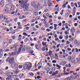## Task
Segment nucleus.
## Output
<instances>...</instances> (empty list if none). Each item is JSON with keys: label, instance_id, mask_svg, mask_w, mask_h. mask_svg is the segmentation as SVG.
<instances>
[{"label": "nucleus", "instance_id": "nucleus-1", "mask_svg": "<svg viewBox=\"0 0 80 80\" xmlns=\"http://www.w3.org/2000/svg\"><path fill=\"white\" fill-rule=\"evenodd\" d=\"M9 63L11 65L12 67L13 68L15 67V68H16V70H18V64L15 62V59L14 58L12 57L10 58Z\"/></svg>", "mask_w": 80, "mask_h": 80}, {"label": "nucleus", "instance_id": "nucleus-2", "mask_svg": "<svg viewBox=\"0 0 80 80\" xmlns=\"http://www.w3.org/2000/svg\"><path fill=\"white\" fill-rule=\"evenodd\" d=\"M32 64L31 63H29L28 65H27V64H24L23 65V68L22 70V71H25L26 69L29 70L32 68Z\"/></svg>", "mask_w": 80, "mask_h": 80}, {"label": "nucleus", "instance_id": "nucleus-3", "mask_svg": "<svg viewBox=\"0 0 80 80\" xmlns=\"http://www.w3.org/2000/svg\"><path fill=\"white\" fill-rule=\"evenodd\" d=\"M40 4L42 6H46L47 3L44 0H42L40 1Z\"/></svg>", "mask_w": 80, "mask_h": 80}, {"label": "nucleus", "instance_id": "nucleus-4", "mask_svg": "<svg viewBox=\"0 0 80 80\" xmlns=\"http://www.w3.org/2000/svg\"><path fill=\"white\" fill-rule=\"evenodd\" d=\"M6 7L7 8L10 9L11 10H13V8L11 6L10 4H7Z\"/></svg>", "mask_w": 80, "mask_h": 80}, {"label": "nucleus", "instance_id": "nucleus-5", "mask_svg": "<svg viewBox=\"0 0 80 80\" xmlns=\"http://www.w3.org/2000/svg\"><path fill=\"white\" fill-rule=\"evenodd\" d=\"M18 2L19 3H21V7L22 8H24L25 7V4L24 2H22V1H19Z\"/></svg>", "mask_w": 80, "mask_h": 80}, {"label": "nucleus", "instance_id": "nucleus-6", "mask_svg": "<svg viewBox=\"0 0 80 80\" xmlns=\"http://www.w3.org/2000/svg\"><path fill=\"white\" fill-rule=\"evenodd\" d=\"M14 77L15 76L14 75L10 76L6 78V80H10L12 78H14Z\"/></svg>", "mask_w": 80, "mask_h": 80}, {"label": "nucleus", "instance_id": "nucleus-7", "mask_svg": "<svg viewBox=\"0 0 80 80\" xmlns=\"http://www.w3.org/2000/svg\"><path fill=\"white\" fill-rule=\"evenodd\" d=\"M21 50H22V51H23V52H24V51L25 50V49L23 48V47H22V48L20 47L18 50L19 53H20V51H21Z\"/></svg>", "mask_w": 80, "mask_h": 80}, {"label": "nucleus", "instance_id": "nucleus-8", "mask_svg": "<svg viewBox=\"0 0 80 80\" xmlns=\"http://www.w3.org/2000/svg\"><path fill=\"white\" fill-rule=\"evenodd\" d=\"M72 63H74V65H75L77 63V62L75 61V59L73 58L71 60Z\"/></svg>", "mask_w": 80, "mask_h": 80}, {"label": "nucleus", "instance_id": "nucleus-9", "mask_svg": "<svg viewBox=\"0 0 80 80\" xmlns=\"http://www.w3.org/2000/svg\"><path fill=\"white\" fill-rule=\"evenodd\" d=\"M71 32L72 33H75V29L74 28H72L71 29Z\"/></svg>", "mask_w": 80, "mask_h": 80}, {"label": "nucleus", "instance_id": "nucleus-10", "mask_svg": "<svg viewBox=\"0 0 80 80\" xmlns=\"http://www.w3.org/2000/svg\"><path fill=\"white\" fill-rule=\"evenodd\" d=\"M3 46L4 47H7L8 46V43L7 42H4Z\"/></svg>", "mask_w": 80, "mask_h": 80}, {"label": "nucleus", "instance_id": "nucleus-11", "mask_svg": "<svg viewBox=\"0 0 80 80\" xmlns=\"http://www.w3.org/2000/svg\"><path fill=\"white\" fill-rule=\"evenodd\" d=\"M78 76H79V75H78L75 76L73 77L72 78V80H75V79H77V78H78Z\"/></svg>", "mask_w": 80, "mask_h": 80}, {"label": "nucleus", "instance_id": "nucleus-12", "mask_svg": "<svg viewBox=\"0 0 80 80\" xmlns=\"http://www.w3.org/2000/svg\"><path fill=\"white\" fill-rule=\"evenodd\" d=\"M67 63V62H66V61H64L61 62V65H65V64H66Z\"/></svg>", "mask_w": 80, "mask_h": 80}, {"label": "nucleus", "instance_id": "nucleus-13", "mask_svg": "<svg viewBox=\"0 0 80 80\" xmlns=\"http://www.w3.org/2000/svg\"><path fill=\"white\" fill-rule=\"evenodd\" d=\"M56 67H58V68L59 69V70H60L61 68H62V67L61 66L58 65V64H56Z\"/></svg>", "mask_w": 80, "mask_h": 80}, {"label": "nucleus", "instance_id": "nucleus-14", "mask_svg": "<svg viewBox=\"0 0 80 80\" xmlns=\"http://www.w3.org/2000/svg\"><path fill=\"white\" fill-rule=\"evenodd\" d=\"M0 5H1L2 7H3L4 6V2L3 1H1L0 2Z\"/></svg>", "mask_w": 80, "mask_h": 80}, {"label": "nucleus", "instance_id": "nucleus-15", "mask_svg": "<svg viewBox=\"0 0 80 80\" xmlns=\"http://www.w3.org/2000/svg\"><path fill=\"white\" fill-rule=\"evenodd\" d=\"M10 57H8L6 59V62H9V61L10 60Z\"/></svg>", "mask_w": 80, "mask_h": 80}, {"label": "nucleus", "instance_id": "nucleus-16", "mask_svg": "<svg viewBox=\"0 0 80 80\" xmlns=\"http://www.w3.org/2000/svg\"><path fill=\"white\" fill-rule=\"evenodd\" d=\"M45 69L46 71H47V72H49V71H50V69H49V68H45Z\"/></svg>", "mask_w": 80, "mask_h": 80}, {"label": "nucleus", "instance_id": "nucleus-17", "mask_svg": "<svg viewBox=\"0 0 80 80\" xmlns=\"http://www.w3.org/2000/svg\"><path fill=\"white\" fill-rule=\"evenodd\" d=\"M16 55V53H15L12 52L10 53V56H11V55H12V56H14V55Z\"/></svg>", "mask_w": 80, "mask_h": 80}, {"label": "nucleus", "instance_id": "nucleus-18", "mask_svg": "<svg viewBox=\"0 0 80 80\" xmlns=\"http://www.w3.org/2000/svg\"><path fill=\"white\" fill-rule=\"evenodd\" d=\"M32 6H34L35 5V2H32L31 3Z\"/></svg>", "mask_w": 80, "mask_h": 80}, {"label": "nucleus", "instance_id": "nucleus-19", "mask_svg": "<svg viewBox=\"0 0 80 80\" xmlns=\"http://www.w3.org/2000/svg\"><path fill=\"white\" fill-rule=\"evenodd\" d=\"M38 14V12H35L33 13L34 15L35 16L36 15H37Z\"/></svg>", "mask_w": 80, "mask_h": 80}, {"label": "nucleus", "instance_id": "nucleus-20", "mask_svg": "<svg viewBox=\"0 0 80 80\" xmlns=\"http://www.w3.org/2000/svg\"><path fill=\"white\" fill-rule=\"evenodd\" d=\"M64 33L65 35H69V32H68V31H64Z\"/></svg>", "mask_w": 80, "mask_h": 80}, {"label": "nucleus", "instance_id": "nucleus-21", "mask_svg": "<svg viewBox=\"0 0 80 80\" xmlns=\"http://www.w3.org/2000/svg\"><path fill=\"white\" fill-rule=\"evenodd\" d=\"M4 73V72H3V71H2V70H0V74L1 75H3Z\"/></svg>", "mask_w": 80, "mask_h": 80}, {"label": "nucleus", "instance_id": "nucleus-22", "mask_svg": "<svg viewBox=\"0 0 80 80\" xmlns=\"http://www.w3.org/2000/svg\"><path fill=\"white\" fill-rule=\"evenodd\" d=\"M54 30H57V25L55 24L54 25Z\"/></svg>", "mask_w": 80, "mask_h": 80}, {"label": "nucleus", "instance_id": "nucleus-23", "mask_svg": "<svg viewBox=\"0 0 80 80\" xmlns=\"http://www.w3.org/2000/svg\"><path fill=\"white\" fill-rule=\"evenodd\" d=\"M50 56H51L50 57L52 58V59L54 58V57L53 56V54H51V55H50Z\"/></svg>", "mask_w": 80, "mask_h": 80}, {"label": "nucleus", "instance_id": "nucleus-24", "mask_svg": "<svg viewBox=\"0 0 80 80\" xmlns=\"http://www.w3.org/2000/svg\"><path fill=\"white\" fill-rule=\"evenodd\" d=\"M11 37L13 39V40H14V39H15V38H16V37L14 36H12Z\"/></svg>", "mask_w": 80, "mask_h": 80}, {"label": "nucleus", "instance_id": "nucleus-25", "mask_svg": "<svg viewBox=\"0 0 80 80\" xmlns=\"http://www.w3.org/2000/svg\"><path fill=\"white\" fill-rule=\"evenodd\" d=\"M55 40H57L58 42H60V40H59V39H58V38H57L55 39Z\"/></svg>", "mask_w": 80, "mask_h": 80}, {"label": "nucleus", "instance_id": "nucleus-26", "mask_svg": "<svg viewBox=\"0 0 80 80\" xmlns=\"http://www.w3.org/2000/svg\"><path fill=\"white\" fill-rule=\"evenodd\" d=\"M27 50H28V52H30V51L32 50V48H28Z\"/></svg>", "mask_w": 80, "mask_h": 80}, {"label": "nucleus", "instance_id": "nucleus-27", "mask_svg": "<svg viewBox=\"0 0 80 80\" xmlns=\"http://www.w3.org/2000/svg\"><path fill=\"white\" fill-rule=\"evenodd\" d=\"M50 2H49L48 1V3L49 5V7H51L52 6V3H50Z\"/></svg>", "mask_w": 80, "mask_h": 80}, {"label": "nucleus", "instance_id": "nucleus-28", "mask_svg": "<svg viewBox=\"0 0 80 80\" xmlns=\"http://www.w3.org/2000/svg\"><path fill=\"white\" fill-rule=\"evenodd\" d=\"M70 73H63V75H68Z\"/></svg>", "mask_w": 80, "mask_h": 80}, {"label": "nucleus", "instance_id": "nucleus-29", "mask_svg": "<svg viewBox=\"0 0 80 80\" xmlns=\"http://www.w3.org/2000/svg\"><path fill=\"white\" fill-rule=\"evenodd\" d=\"M3 57V53L0 52V58H2Z\"/></svg>", "mask_w": 80, "mask_h": 80}, {"label": "nucleus", "instance_id": "nucleus-30", "mask_svg": "<svg viewBox=\"0 0 80 80\" xmlns=\"http://www.w3.org/2000/svg\"><path fill=\"white\" fill-rule=\"evenodd\" d=\"M4 11L5 13H8V10H4Z\"/></svg>", "mask_w": 80, "mask_h": 80}, {"label": "nucleus", "instance_id": "nucleus-31", "mask_svg": "<svg viewBox=\"0 0 80 80\" xmlns=\"http://www.w3.org/2000/svg\"><path fill=\"white\" fill-rule=\"evenodd\" d=\"M68 59L69 60H70L72 59V56H70L68 57Z\"/></svg>", "mask_w": 80, "mask_h": 80}, {"label": "nucleus", "instance_id": "nucleus-32", "mask_svg": "<svg viewBox=\"0 0 80 80\" xmlns=\"http://www.w3.org/2000/svg\"><path fill=\"white\" fill-rule=\"evenodd\" d=\"M42 44L43 45V46H44V45L47 46V44H46V43H45V42H43L42 43Z\"/></svg>", "mask_w": 80, "mask_h": 80}, {"label": "nucleus", "instance_id": "nucleus-33", "mask_svg": "<svg viewBox=\"0 0 80 80\" xmlns=\"http://www.w3.org/2000/svg\"><path fill=\"white\" fill-rule=\"evenodd\" d=\"M52 62L53 63H57V61H56L55 60H53L52 61Z\"/></svg>", "mask_w": 80, "mask_h": 80}, {"label": "nucleus", "instance_id": "nucleus-34", "mask_svg": "<svg viewBox=\"0 0 80 80\" xmlns=\"http://www.w3.org/2000/svg\"><path fill=\"white\" fill-rule=\"evenodd\" d=\"M17 46H18V44H17V43L15 44L14 45H13V47H17Z\"/></svg>", "mask_w": 80, "mask_h": 80}, {"label": "nucleus", "instance_id": "nucleus-35", "mask_svg": "<svg viewBox=\"0 0 80 80\" xmlns=\"http://www.w3.org/2000/svg\"><path fill=\"white\" fill-rule=\"evenodd\" d=\"M29 39L28 38H26L25 40H24V42H27V41L28 40V39Z\"/></svg>", "mask_w": 80, "mask_h": 80}, {"label": "nucleus", "instance_id": "nucleus-36", "mask_svg": "<svg viewBox=\"0 0 80 80\" xmlns=\"http://www.w3.org/2000/svg\"><path fill=\"white\" fill-rule=\"evenodd\" d=\"M29 52V53H31V54H32V53H33V50H30V51Z\"/></svg>", "mask_w": 80, "mask_h": 80}, {"label": "nucleus", "instance_id": "nucleus-37", "mask_svg": "<svg viewBox=\"0 0 80 80\" xmlns=\"http://www.w3.org/2000/svg\"><path fill=\"white\" fill-rule=\"evenodd\" d=\"M66 4H64L63 6H62V8H65V7H66Z\"/></svg>", "mask_w": 80, "mask_h": 80}, {"label": "nucleus", "instance_id": "nucleus-38", "mask_svg": "<svg viewBox=\"0 0 80 80\" xmlns=\"http://www.w3.org/2000/svg\"><path fill=\"white\" fill-rule=\"evenodd\" d=\"M29 75H31V76H33V75H34V74H33V73L32 72H30L29 73Z\"/></svg>", "mask_w": 80, "mask_h": 80}, {"label": "nucleus", "instance_id": "nucleus-39", "mask_svg": "<svg viewBox=\"0 0 80 80\" xmlns=\"http://www.w3.org/2000/svg\"><path fill=\"white\" fill-rule=\"evenodd\" d=\"M61 77V76L60 75H58L55 76V77H56V78H60V77Z\"/></svg>", "mask_w": 80, "mask_h": 80}, {"label": "nucleus", "instance_id": "nucleus-40", "mask_svg": "<svg viewBox=\"0 0 80 80\" xmlns=\"http://www.w3.org/2000/svg\"><path fill=\"white\" fill-rule=\"evenodd\" d=\"M48 53L49 54V56H50V55H51V54H52V52H51V51H49Z\"/></svg>", "mask_w": 80, "mask_h": 80}, {"label": "nucleus", "instance_id": "nucleus-41", "mask_svg": "<svg viewBox=\"0 0 80 80\" xmlns=\"http://www.w3.org/2000/svg\"><path fill=\"white\" fill-rule=\"evenodd\" d=\"M23 35H25V36H27L28 35V34L25 32H23Z\"/></svg>", "mask_w": 80, "mask_h": 80}, {"label": "nucleus", "instance_id": "nucleus-42", "mask_svg": "<svg viewBox=\"0 0 80 80\" xmlns=\"http://www.w3.org/2000/svg\"><path fill=\"white\" fill-rule=\"evenodd\" d=\"M42 51H45V48L44 47H43L42 48Z\"/></svg>", "mask_w": 80, "mask_h": 80}, {"label": "nucleus", "instance_id": "nucleus-43", "mask_svg": "<svg viewBox=\"0 0 80 80\" xmlns=\"http://www.w3.org/2000/svg\"><path fill=\"white\" fill-rule=\"evenodd\" d=\"M4 19L5 20H8V18H6V16H4Z\"/></svg>", "mask_w": 80, "mask_h": 80}, {"label": "nucleus", "instance_id": "nucleus-44", "mask_svg": "<svg viewBox=\"0 0 80 80\" xmlns=\"http://www.w3.org/2000/svg\"><path fill=\"white\" fill-rule=\"evenodd\" d=\"M18 67L19 68H22L23 67V66H22V65H20L18 66Z\"/></svg>", "mask_w": 80, "mask_h": 80}, {"label": "nucleus", "instance_id": "nucleus-45", "mask_svg": "<svg viewBox=\"0 0 80 80\" xmlns=\"http://www.w3.org/2000/svg\"><path fill=\"white\" fill-rule=\"evenodd\" d=\"M73 38H72L71 39H69V40L70 41V42H72V41H73Z\"/></svg>", "mask_w": 80, "mask_h": 80}, {"label": "nucleus", "instance_id": "nucleus-46", "mask_svg": "<svg viewBox=\"0 0 80 80\" xmlns=\"http://www.w3.org/2000/svg\"><path fill=\"white\" fill-rule=\"evenodd\" d=\"M80 30H79V29H77V33H78V34H79V33H80Z\"/></svg>", "mask_w": 80, "mask_h": 80}, {"label": "nucleus", "instance_id": "nucleus-47", "mask_svg": "<svg viewBox=\"0 0 80 80\" xmlns=\"http://www.w3.org/2000/svg\"><path fill=\"white\" fill-rule=\"evenodd\" d=\"M61 36H62L61 35L59 37V39H60L61 40H62V39L63 38V37H62Z\"/></svg>", "mask_w": 80, "mask_h": 80}, {"label": "nucleus", "instance_id": "nucleus-48", "mask_svg": "<svg viewBox=\"0 0 80 80\" xmlns=\"http://www.w3.org/2000/svg\"><path fill=\"white\" fill-rule=\"evenodd\" d=\"M56 74H55V72H53V73L52 74V76H55L56 75Z\"/></svg>", "mask_w": 80, "mask_h": 80}, {"label": "nucleus", "instance_id": "nucleus-49", "mask_svg": "<svg viewBox=\"0 0 80 80\" xmlns=\"http://www.w3.org/2000/svg\"><path fill=\"white\" fill-rule=\"evenodd\" d=\"M62 51L64 52V54H65V50L62 49Z\"/></svg>", "mask_w": 80, "mask_h": 80}, {"label": "nucleus", "instance_id": "nucleus-50", "mask_svg": "<svg viewBox=\"0 0 80 80\" xmlns=\"http://www.w3.org/2000/svg\"><path fill=\"white\" fill-rule=\"evenodd\" d=\"M77 62L78 63H80V59H78L77 60Z\"/></svg>", "mask_w": 80, "mask_h": 80}, {"label": "nucleus", "instance_id": "nucleus-51", "mask_svg": "<svg viewBox=\"0 0 80 80\" xmlns=\"http://www.w3.org/2000/svg\"><path fill=\"white\" fill-rule=\"evenodd\" d=\"M75 50H76V52H78V49L77 48H76L75 49Z\"/></svg>", "mask_w": 80, "mask_h": 80}, {"label": "nucleus", "instance_id": "nucleus-52", "mask_svg": "<svg viewBox=\"0 0 80 80\" xmlns=\"http://www.w3.org/2000/svg\"><path fill=\"white\" fill-rule=\"evenodd\" d=\"M58 71H55V73L56 75L58 74Z\"/></svg>", "mask_w": 80, "mask_h": 80}, {"label": "nucleus", "instance_id": "nucleus-53", "mask_svg": "<svg viewBox=\"0 0 80 80\" xmlns=\"http://www.w3.org/2000/svg\"><path fill=\"white\" fill-rule=\"evenodd\" d=\"M12 39H10L9 40V43H12Z\"/></svg>", "mask_w": 80, "mask_h": 80}, {"label": "nucleus", "instance_id": "nucleus-54", "mask_svg": "<svg viewBox=\"0 0 80 80\" xmlns=\"http://www.w3.org/2000/svg\"><path fill=\"white\" fill-rule=\"evenodd\" d=\"M34 25H35V24H32L31 25V27H33Z\"/></svg>", "mask_w": 80, "mask_h": 80}, {"label": "nucleus", "instance_id": "nucleus-55", "mask_svg": "<svg viewBox=\"0 0 80 80\" xmlns=\"http://www.w3.org/2000/svg\"><path fill=\"white\" fill-rule=\"evenodd\" d=\"M28 2V0H25L24 3L25 4Z\"/></svg>", "mask_w": 80, "mask_h": 80}, {"label": "nucleus", "instance_id": "nucleus-56", "mask_svg": "<svg viewBox=\"0 0 80 80\" xmlns=\"http://www.w3.org/2000/svg\"><path fill=\"white\" fill-rule=\"evenodd\" d=\"M55 59H56L57 60H58V56H56L55 57Z\"/></svg>", "mask_w": 80, "mask_h": 80}, {"label": "nucleus", "instance_id": "nucleus-57", "mask_svg": "<svg viewBox=\"0 0 80 80\" xmlns=\"http://www.w3.org/2000/svg\"><path fill=\"white\" fill-rule=\"evenodd\" d=\"M37 78L38 79H39L40 78H41V77L40 76H38L37 77Z\"/></svg>", "mask_w": 80, "mask_h": 80}, {"label": "nucleus", "instance_id": "nucleus-58", "mask_svg": "<svg viewBox=\"0 0 80 80\" xmlns=\"http://www.w3.org/2000/svg\"><path fill=\"white\" fill-rule=\"evenodd\" d=\"M29 4H28L26 5L25 4V7H28V6H29Z\"/></svg>", "mask_w": 80, "mask_h": 80}, {"label": "nucleus", "instance_id": "nucleus-59", "mask_svg": "<svg viewBox=\"0 0 80 80\" xmlns=\"http://www.w3.org/2000/svg\"><path fill=\"white\" fill-rule=\"evenodd\" d=\"M22 16H20L19 17V19H22Z\"/></svg>", "mask_w": 80, "mask_h": 80}, {"label": "nucleus", "instance_id": "nucleus-60", "mask_svg": "<svg viewBox=\"0 0 80 80\" xmlns=\"http://www.w3.org/2000/svg\"><path fill=\"white\" fill-rule=\"evenodd\" d=\"M58 25H59V26H62V22H60Z\"/></svg>", "mask_w": 80, "mask_h": 80}, {"label": "nucleus", "instance_id": "nucleus-61", "mask_svg": "<svg viewBox=\"0 0 80 80\" xmlns=\"http://www.w3.org/2000/svg\"><path fill=\"white\" fill-rule=\"evenodd\" d=\"M68 67L69 68H70V67H71V65L70 64V63L68 64Z\"/></svg>", "mask_w": 80, "mask_h": 80}, {"label": "nucleus", "instance_id": "nucleus-62", "mask_svg": "<svg viewBox=\"0 0 80 80\" xmlns=\"http://www.w3.org/2000/svg\"><path fill=\"white\" fill-rule=\"evenodd\" d=\"M78 25V23H74V26L75 27H77V26Z\"/></svg>", "mask_w": 80, "mask_h": 80}, {"label": "nucleus", "instance_id": "nucleus-63", "mask_svg": "<svg viewBox=\"0 0 80 80\" xmlns=\"http://www.w3.org/2000/svg\"><path fill=\"white\" fill-rule=\"evenodd\" d=\"M71 6H72V7H73L74 4L73 2L71 3Z\"/></svg>", "mask_w": 80, "mask_h": 80}, {"label": "nucleus", "instance_id": "nucleus-64", "mask_svg": "<svg viewBox=\"0 0 80 80\" xmlns=\"http://www.w3.org/2000/svg\"><path fill=\"white\" fill-rule=\"evenodd\" d=\"M67 50H68V51H71V49L70 48H67Z\"/></svg>", "mask_w": 80, "mask_h": 80}]
</instances>
